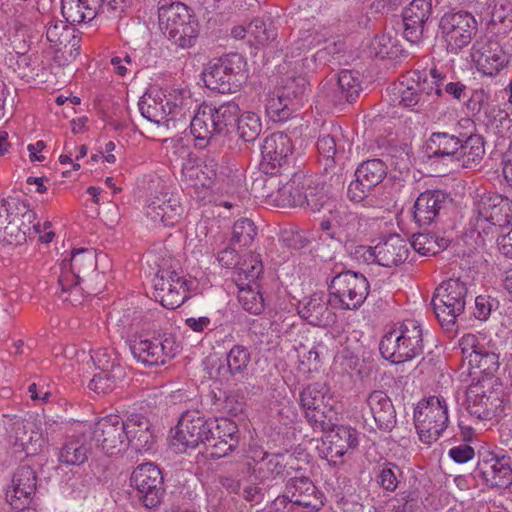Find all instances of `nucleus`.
I'll use <instances>...</instances> for the list:
<instances>
[{
  "mask_svg": "<svg viewBox=\"0 0 512 512\" xmlns=\"http://www.w3.org/2000/svg\"><path fill=\"white\" fill-rule=\"evenodd\" d=\"M303 207L310 209L312 212L320 211L328 200L327 194L323 187L313 185V179L310 177V182L306 185L303 193Z\"/></svg>",
  "mask_w": 512,
  "mask_h": 512,
  "instance_id": "nucleus-58",
  "label": "nucleus"
},
{
  "mask_svg": "<svg viewBox=\"0 0 512 512\" xmlns=\"http://www.w3.org/2000/svg\"><path fill=\"white\" fill-rule=\"evenodd\" d=\"M326 433L317 444L316 450L318 456L327 460L329 465L336 466L339 459L358 446V432L350 426L336 425L333 422L332 428Z\"/></svg>",
  "mask_w": 512,
  "mask_h": 512,
  "instance_id": "nucleus-20",
  "label": "nucleus"
},
{
  "mask_svg": "<svg viewBox=\"0 0 512 512\" xmlns=\"http://www.w3.org/2000/svg\"><path fill=\"white\" fill-rule=\"evenodd\" d=\"M90 358L99 372L112 374L115 369L123 368L120 364L119 355L106 348L92 351Z\"/></svg>",
  "mask_w": 512,
  "mask_h": 512,
  "instance_id": "nucleus-54",
  "label": "nucleus"
},
{
  "mask_svg": "<svg viewBox=\"0 0 512 512\" xmlns=\"http://www.w3.org/2000/svg\"><path fill=\"white\" fill-rule=\"evenodd\" d=\"M423 329L414 319H406L388 330L381 338L379 351L393 364L410 361L423 354Z\"/></svg>",
  "mask_w": 512,
  "mask_h": 512,
  "instance_id": "nucleus-7",
  "label": "nucleus"
},
{
  "mask_svg": "<svg viewBox=\"0 0 512 512\" xmlns=\"http://www.w3.org/2000/svg\"><path fill=\"white\" fill-rule=\"evenodd\" d=\"M361 89L360 73L348 69L341 70L336 81L331 80L322 86V92L334 105L355 101Z\"/></svg>",
  "mask_w": 512,
  "mask_h": 512,
  "instance_id": "nucleus-27",
  "label": "nucleus"
},
{
  "mask_svg": "<svg viewBox=\"0 0 512 512\" xmlns=\"http://www.w3.org/2000/svg\"><path fill=\"white\" fill-rule=\"evenodd\" d=\"M330 297L323 293H314L298 305V313L313 326L326 327L334 323L335 313L330 308Z\"/></svg>",
  "mask_w": 512,
  "mask_h": 512,
  "instance_id": "nucleus-33",
  "label": "nucleus"
},
{
  "mask_svg": "<svg viewBox=\"0 0 512 512\" xmlns=\"http://www.w3.org/2000/svg\"><path fill=\"white\" fill-rule=\"evenodd\" d=\"M466 409L478 420H491L503 411L501 393L492 388L491 379L469 385L466 391Z\"/></svg>",
  "mask_w": 512,
  "mask_h": 512,
  "instance_id": "nucleus-17",
  "label": "nucleus"
},
{
  "mask_svg": "<svg viewBox=\"0 0 512 512\" xmlns=\"http://www.w3.org/2000/svg\"><path fill=\"white\" fill-rule=\"evenodd\" d=\"M240 107L234 101L220 105L203 103L190 121V133L195 147L204 149L217 141L218 136L230 133L239 120Z\"/></svg>",
  "mask_w": 512,
  "mask_h": 512,
  "instance_id": "nucleus-2",
  "label": "nucleus"
},
{
  "mask_svg": "<svg viewBox=\"0 0 512 512\" xmlns=\"http://www.w3.org/2000/svg\"><path fill=\"white\" fill-rule=\"evenodd\" d=\"M391 101L394 104L408 108L415 112H424L431 104L428 101L429 92H424L419 81L403 77L399 83L389 90Z\"/></svg>",
  "mask_w": 512,
  "mask_h": 512,
  "instance_id": "nucleus-29",
  "label": "nucleus"
},
{
  "mask_svg": "<svg viewBox=\"0 0 512 512\" xmlns=\"http://www.w3.org/2000/svg\"><path fill=\"white\" fill-rule=\"evenodd\" d=\"M460 138L448 132H433L427 142V151L430 153V157L443 158L455 163L460 147L458 146Z\"/></svg>",
  "mask_w": 512,
  "mask_h": 512,
  "instance_id": "nucleus-41",
  "label": "nucleus"
},
{
  "mask_svg": "<svg viewBox=\"0 0 512 512\" xmlns=\"http://www.w3.org/2000/svg\"><path fill=\"white\" fill-rule=\"evenodd\" d=\"M68 36L69 30L65 24L58 22H49L47 24L46 38L51 44L55 46L62 45L67 41Z\"/></svg>",
  "mask_w": 512,
  "mask_h": 512,
  "instance_id": "nucleus-62",
  "label": "nucleus"
},
{
  "mask_svg": "<svg viewBox=\"0 0 512 512\" xmlns=\"http://www.w3.org/2000/svg\"><path fill=\"white\" fill-rule=\"evenodd\" d=\"M130 484L137 490V497L146 508L161 503L165 489L160 469L151 462L138 465L130 475Z\"/></svg>",
  "mask_w": 512,
  "mask_h": 512,
  "instance_id": "nucleus-19",
  "label": "nucleus"
},
{
  "mask_svg": "<svg viewBox=\"0 0 512 512\" xmlns=\"http://www.w3.org/2000/svg\"><path fill=\"white\" fill-rule=\"evenodd\" d=\"M162 92L158 91L154 96L145 93L138 102V108L141 115L147 120L168 125V114L162 101Z\"/></svg>",
  "mask_w": 512,
  "mask_h": 512,
  "instance_id": "nucleus-45",
  "label": "nucleus"
},
{
  "mask_svg": "<svg viewBox=\"0 0 512 512\" xmlns=\"http://www.w3.org/2000/svg\"><path fill=\"white\" fill-rule=\"evenodd\" d=\"M512 226V200L504 195L484 193L475 203L470 229L483 244L495 239L504 228Z\"/></svg>",
  "mask_w": 512,
  "mask_h": 512,
  "instance_id": "nucleus-5",
  "label": "nucleus"
},
{
  "mask_svg": "<svg viewBox=\"0 0 512 512\" xmlns=\"http://www.w3.org/2000/svg\"><path fill=\"white\" fill-rule=\"evenodd\" d=\"M459 348L463 358L470 364V358H473L474 354L480 352L484 346L479 343L477 336L474 334H465L459 341Z\"/></svg>",
  "mask_w": 512,
  "mask_h": 512,
  "instance_id": "nucleus-63",
  "label": "nucleus"
},
{
  "mask_svg": "<svg viewBox=\"0 0 512 512\" xmlns=\"http://www.w3.org/2000/svg\"><path fill=\"white\" fill-rule=\"evenodd\" d=\"M153 444L149 420L139 415L130 418V449L141 454L150 451Z\"/></svg>",
  "mask_w": 512,
  "mask_h": 512,
  "instance_id": "nucleus-44",
  "label": "nucleus"
},
{
  "mask_svg": "<svg viewBox=\"0 0 512 512\" xmlns=\"http://www.w3.org/2000/svg\"><path fill=\"white\" fill-rule=\"evenodd\" d=\"M96 254L92 249H78L71 253L59 265L57 295L63 302L72 305L80 304L84 298V283L90 288L89 282L98 278Z\"/></svg>",
  "mask_w": 512,
  "mask_h": 512,
  "instance_id": "nucleus-3",
  "label": "nucleus"
},
{
  "mask_svg": "<svg viewBox=\"0 0 512 512\" xmlns=\"http://www.w3.org/2000/svg\"><path fill=\"white\" fill-rule=\"evenodd\" d=\"M144 189L148 193L143 204L145 215L154 223L174 226L183 211L178 198L168 192L167 186L159 178L150 179Z\"/></svg>",
  "mask_w": 512,
  "mask_h": 512,
  "instance_id": "nucleus-13",
  "label": "nucleus"
},
{
  "mask_svg": "<svg viewBox=\"0 0 512 512\" xmlns=\"http://www.w3.org/2000/svg\"><path fill=\"white\" fill-rule=\"evenodd\" d=\"M366 277L351 270L335 275L328 286L331 306L342 310H358L369 294Z\"/></svg>",
  "mask_w": 512,
  "mask_h": 512,
  "instance_id": "nucleus-11",
  "label": "nucleus"
},
{
  "mask_svg": "<svg viewBox=\"0 0 512 512\" xmlns=\"http://www.w3.org/2000/svg\"><path fill=\"white\" fill-rule=\"evenodd\" d=\"M193 281L174 270H158L153 280L154 296L167 309L180 307L188 298Z\"/></svg>",
  "mask_w": 512,
  "mask_h": 512,
  "instance_id": "nucleus-18",
  "label": "nucleus"
},
{
  "mask_svg": "<svg viewBox=\"0 0 512 512\" xmlns=\"http://www.w3.org/2000/svg\"><path fill=\"white\" fill-rule=\"evenodd\" d=\"M354 255L365 263H377L380 266L390 268L406 261L409 255V245L400 235L390 234L380 239L373 247L356 246Z\"/></svg>",
  "mask_w": 512,
  "mask_h": 512,
  "instance_id": "nucleus-15",
  "label": "nucleus"
},
{
  "mask_svg": "<svg viewBox=\"0 0 512 512\" xmlns=\"http://www.w3.org/2000/svg\"><path fill=\"white\" fill-rule=\"evenodd\" d=\"M251 352L248 347L240 344L234 345L226 354V364L220 365L217 373L220 377L229 380L233 378L242 381L249 375Z\"/></svg>",
  "mask_w": 512,
  "mask_h": 512,
  "instance_id": "nucleus-36",
  "label": "nucleus"
},
{
  "mask_svg": "<svg viewBox=\"0 0 512 512\" xmlns=\"http://www.w3.org/2000/svg\"><path fill=\"white\" fill-rule=\"evenodd\" d=\"M488 96L482 89L472 90L468 92V97L463 101L468 112L475 116L479 114L487 102Z\"/></svg>",
  "mask_w": 512,
  "mask_h": 512,
  "instance_id": "nucleus-64",
  "label": "nucleus"
},
{
  "mask_svg": "<svg viewBox=\"0 0 512 512\" xmlns=\"http://www.w3.org/2000/svg\"><path fill=\"white\" fill-rule=\"evenodd\" d=\"M285 465L281 462V456L278 454L264 453V456L258 461L253 472L258 475L261 480L274 479L282 475Z\"/></svg>",
  "mask_w": 512,
  "mask_h": 512,
  "instance_id": "nucleus-49",
  "label": "nucleus"
},
{
  "mask_svg": "<svg viewBox=\"0 0 512 512\" xmlns=\"http://www.w3.org/2000/svg\"><path fill=\"white\" fill-rule=\"evenodd\" d=\"M448 197L440 190H426L416 199L413 206V219L421 226L436 223L441 212L446 209Z\"/></svg>",
  "mask_w": 512,
  "mask_h": 512,
  "instance_id": "nucleus-30",
  "label": "nucleus"
},
{
  "mask_svg": "<svg viewBox=\"0 0 512 512\" xmlns=\"http://www.w3.org/2000/svg\"><path fill=\"white\" fill-rule=\"evenodd\" d=\"M125 376V368H117L112 374L99 372L90 381L89 388L96 393H106L112 390L116 383L123 380Z\"/></svg>",
  "mask_w": 512,
  "mask_h": 512,
  "instance_id": "nucleus-55",
  "label": "nucleus"
},
{
  "mask_svg": "<svg viewBox=\"0 0 512 512\" xmlns=\"http://www.w3.org/2000/svg\"><path fill=\"white\" fill-rule=\"evenodd\" d=\"M309 182L310 176L303 172H294L285 183L279 180L275 201L281 206L303 207V193Z\"/></svg>",
  "mask_w": 512,
  "mask_h": 512,
  "instance_id": "nucleus-37",
  "label": "nucleus"
},
{
  "mask_svg": "<svg viewBox=\"0 0 512 512\" xmlns=\"http://www.w3.org/2000/svg\"><path fill=\"white\" fill-rule=\"evenodd\" d=\"M236 126L239 136L245 142H252L257 139L262 130L260 117L254 112L239 114Z\"/></svg>",
  "mask_w": 512,
  "mask_h": 512,
  "instance_id": "nucleus-50",
  "label": "nucleus"
},
{
  "mask_svg": "<svg viewBox=\"0 0 512 512\" xmlns=\"http://www.w3.org/2000/svg\"><path fill=\"white\" fill-rule=\"evenodd\" d=\"M27 235H31V228L23 229L17 220L5 223L0 228V241L8 245H19L25 242Z\"/></svg>",
  "mask_w": 512,
  "mask_h": 512,
  "instance_id": "nucleus-57",
  "label": "nucleus"
},
{
  "mask_svg": "<svg viewBox=\"0 0 512 512\" xmlns=\"http://www.w3.org/2000/svg\"><path fill=\"white\" fill-rule=\"evenodd\" d=\"M161 92L169 122L184 118L192 105L190 90L186 87H165Z\"/></svg>",
  "mask_w": 512,
  "mask_h": 512,
  "instance_id": "nucleus-38",
  "label": "nucleus"
},
{
  "mask_svg": "<svg viewBox=\"0 0 512 512\" xmlns=\"http://www.w3.org/2000/svg\"><path fill=\"white\" fill-rule=\"evenodd\" d=\"M238 427L228 418L206 419L199 411L184 412L171 430L170 446L176 453L204 446L203 454L211 459L227 456L238 446Z\"/></svg>",
  "mask_w": 512,
  "mask_h": 512,
  "instance_id": "nucleus-1",
  "label": "nucleus"
},
{
  "mask_svg": "<svg viewBox=\"0 0 512 512\" xmlns=\"http://www.w3.org/2000/svg\"><path fill=\"white\" fill-rule=\"evenodd\" d=\"M292 151V142L283 132H275L265 138L261 146L260 169L266 175H270L267 180L270 186L276 182L274 176H282V171L288 169Z\"/></svg>",
  "mask_w": 512,
  "mask_h": 512,
  "instance_id": "nucleus-16",
  "label": "nucleus"
},
{
  "mask_svg": "<svg viewBox=\"0 0 512 512\" xmlns=\"http://www.w3.org/2000/svg\"><path fill=\"white\" fill-rule=\"evenodd\" d=\"M91 448L84 435L70 437L58 450V461L65 465H81L85 463Z\"/></svg>",
  "mask_w": 512,
  "mask_h": 512,
  "instance_id": "nucleus-43",
  "label": "nucleus"
},
{
  "mask_svg": "<svg viewBox=\"0 0 512 512\" xmlns=\"http://www.w3.org/2000/svg\"><path fill=\"white\" fill-rule=\"evenodd\" d=\"M316 145L320 161L323 162L326 172L337 167L340 171L344 169L348 156L339 126H332L329 132H326V128H324Z\"/></svg>",
  "mask_w": 512,
  "mask_h": 512,
  "instance_id": "nucleus-25",
  "label": "nucleus"
},
{
  "mask_svg": "<svg viewBox=\"0 0 512 512\" xmlns=\"http://www.w3.org/2000/svg\"><path fill=\"white\" fill-rule=\"evenodd\" d=\"M308 84L305 78L297 77L289 79L280 92L286 100L290 101L296 109L303 105L307 96Z\"/></svg>",
  "mask_w": 512,
  "mask_h": 512,
  "instance_id": "nucleus-52",
  "label": "nucleus"
},
{
  "mask_svg": "<svg viewBox=\"0 0 512 512\" xmlns=\"http://www.w3.org/2000/svg\"><path fill=\"white\" fill-rule=\"evenodd\" d=\"M402 469L391 462L384 463L377 474L378 484L386 491L393 492L403 480Z\"/></svg>",
  "mask_w": 512,
  "mask_h": 512,
  "instance_id": "nucleus-53",
  "label": "nucleus"
},
{
  "mask_svg": "<svg viewBox=\"0 0 512 512\" xmlns=\"http://www.w3.org/2000/svg\"><path fill=\"white\" fill-rule=\"evenodd\" d=\"M432 13V0H412L402 13L404 36L411 43H418Z\"/></svg>",
  "mask_w": 512,
  "mask_h": 512,
  "instance_id": "nucleus-31",
  "label": "nucleus"
},
{
  "mask_svg": "<svg viewBox=\"0 0 512 512\" xmlns=\"http://www.w3.org/2000/svg\"><path fill=\"white\" fill-rule=\"evenodd\" d=\"M151 314L134 311L130 328L133 338L130 339V352L134 359L144 366L164 365L178 352V345L172 337H147L139 330H150Z\"/></svg>",
  "mask_w": 512,
  "mask_h": 512,
  "instance_id": "nucleus-4",
  "label": "nucleus"
},
{
  "mask_svg": "<svg viewBox=\"0 0 512 512\" xmlns=\"http://www.w3.org/2000/svg\"><path fill=\"white\" fill-rule=\"evenodd\" d=\"M335 225L329 237L341 243H355L365 235L367 220L356 213L337 210Z\"/></svg>",
  "mask_w": 512,
  "mask_h": 512,
  "instance_id": "nucleus-32",
  "label": "nucleus"
},
{
  "mask_svg": "<svg viewBox=\"0 0 512 512\" xmlns=\"http://www.w3.org/2000/svg\"><path fill=\"white\" fill-rule=\"evenodd\" d=\"M439 28L447 52L457 55L475 37L478 23L470 12H449L441 17Z\"/></svg>",
  "mask_w": 512,
  "mask_h": 512,
  "instance_id": "nucleus-14",
  "label": "nucleus"
},
{
  "mask_svg": "<svg viewBox=\"0 0 512 512\" xmlns=\"http://www.w3.org/2000/svg\"><path fill=\"white\" fill-rule=\"evenodd\" d=\"M471 57L478 71L487 76L497 75L508 63L500 43L488 37H481L474 42Z\"/></svg>",
  "mask_w": 512,
  "mask_h": 512,
  "instance_id": "nucleus-24",
  "label": "nucleus"
},
{
  "mask_svg": "<svg viewBox=\"0 0 512 512\" xmlns=\"http://www.w3.org/2000/svg\"><path fill=\"white\" fill-rule=\"evenodd\" d=\"M24 208V200L17 197H0V228L10 221L18 220V211Z\"/></svg>",
  "mask_w": 512,
  "mask_h": 512,
  "instance_id": "nucleus-59",
  "label": "nucleus"
},
{
  "mask_svg": "<svg viewBox=\"0 0 512 512\" xmlns=\"http://www.w3.org/2000/svg\"><path fill=\"white\" fill-rule=\"evenodd\" d=\"M512 460L507 455L486 451L480 453L475 474L491 488H508L512 484Z\"/></svg>",
  "mask_w": 512,
  "mask_h": 512,
  "instance_id": "nucleus-21",
  "label": "nucleus"
},
{
  "mask_svg": "<svg viewBox=\"0 0 512 512\" xmlns=\"http://www.w3.org/2000/svg\"><path fill=\"white\" fill-rule=\"evenodd\" d=\"M304 417L314 431L327 432L337 420L336 400L325 384L313 383L299 394Z\"/></svg>",
  "mask_w": 512,
  "mask_h": 512,
  "instance_id": "nucleus-8",
  "label": "nucleus"
},
{
  "mask_svg": "<svg viewBox=\"0 0 512 512\" xmlns=\"http://www.w3.org/2000/svg\"><path fill=\"white\" fill-rule=\"evenodd\" d=\"M450 244V240L445 237H439L431 233H417L412 237L410 246L422 256H433Z\"/></svg>",
  "mask_w": 512,
  "mask_h": 512,
  "instance_id": "nucleus-46",
  "label": "nucleus"
},
{
  "mask_svg": "<svg viewBox=\"0 0 512 512\" xmlns=\"http://www.w3.org/2000/svg\"><path fill=\"white\" fill-rule=\"evenodd\" d=\"M257 235V227L248 218L238 219L232 227L231 245L249 247Z\"/></svg>",
  "mask_w": 512,
  "mask_h": 512,
  "instance_id": "nucleus-48",
  "label": "nucleus"
},
{
  "mask_svg": "<svg viewBox=\"0 0 512 512\" xmlns=\"http://www.w3.org/2000/svg\"><path fill=\"white\" fill-rule=\"evenodd\" d=\"M370 412L377 427L383 431H391L396 425V410L387 395L382 390H374L366 398Z\"/></svg>",
  "mask_w": 512,
  "mask_h": 512,
  "instance_id": "nucleus-35",
  "label": "nucleus"
},
{
  "mask_svg": "<svg viewBox=\"0 0 512 512\" xmlns=\"http://www.w3.org/2000/svg\"><path fill=\"white\" fill-rule=\"evenodd\" d=\"M471 367L479 369L480 373L486 376L493 375L499 368V355L485 347L470 358Z\"/></svg>",
  "mask_w": 512,
  "mask_h": 512,
  "instance_id": "nucleus-56",
  "label": "nucleus"
},
{
  "mask_svg": "<svg viewBox=\"0 0 512 512\" xmlns=\"http://www.w3.org/2000/svg\"><path fill=\"white\" fill-rule=\"evenodd\" d=\"M287 497L293 505L307 511H319L324 506V494L304 475L289 477L285 482Z\"/></svg>",
  "mask_w": 512,
  "mask_h": 512,
  "instance_id": "nucleus-26",
  "label": "nucleus"
},
{
  "mask_svg": "<svg viewBox=\"0 0 512 512\" xmlns=\"http://www.w3.org/2000/svg\"><path fill=\"white\" fill-rule=\"evenodd\" d=\"M245 66L242 55L227 54L209 64L203 72V81L208 89L219 93L237 92L247 79Z\"/></svg>",
  "mask_w": 512,
  "mask_h": 512,
  "instance_id": "nucleus-9",
  "label": "nucleus"
},
{
  "mask_svg": "<svg viewBox=\"0 0 512 512\" xmlns=\"http://www.w3.org/2000/svg\"><path fill=\"white\" fill-rule=\"evenodd\" d=\"M455 163L464 168H473L480 164L485 155L484 138L479 134L461 137Z\"/></svg>",
  "mask_w": 512,
  "mask_h": 512,
  "instance_id": "nucleus-39",
  "label": "nucleus"
},
{
  "mask_svg": "<svg viewBox=\"0 0 512 512\" xmlns=\"http://www.w3.org/2000/svg\"><path fill=\"white\" fill-rule=\"evenodd\" d=\"M248 36L254 39L255 44L265 45L273 40L276 34L273 29L267 28L262 19L256 18L248 25Z\"/></svg>",
  "mask_w": 512,
  "mask_h": 512,
  "instance_id": "nucleus-61",
  "label": "nucleus"
},
{
  "mask_svg": "<svg viewBox=\"0 0 512 512\" xmlns=\"http://www.w3.org/2000/svg\"><path fill=\"white\" fill-rule=\"evenodd\" d=\"M386 175L387 166L381 159L363 161L355 170V180L348 186V198L355 203L362 202Z\"/></svg>",
  "mask_w": 512,
  "mask_h": 512,
  "instance_id": "nucleus-22",
  "label": "nucleus"
},
{
  "mask_svg": "<svg viewBox=\"0 0 512 512\" xmlns=\"http://www.w3.org/2000/svg\"><path fill=\"white\" fill-rule=\"evenodd\" d=\"M448 404L445 397L433 395L418 403L414 410V423L420 440L432 444L447 428Z\"/></svg>",
  "mask_w": 512,
  "mask_h": 512,
  "instance_id": "nucleus-12",
  "label": "nucleus"
},
{
  "mask_svg": "<svg viewBox=\"0 0 512 512\" xmlns=\"http://www.w3.org/2000/svg\"><path fill=\"white\" fill-rule=\"evenodd\" d=\"M490 114L493 115L490 124L495 133L501 138L512 139V118L509 114L504 110L496 108H493Z\"/></svg>",
  "mask_w": 512,
  "mask_h": 512,
  "instance_id": "nucleus-60",
  "label": "nucleus"
},
{
  "mask_svg": "<svg viewBox=\"0 0 512 512\" xmlns=\"http://www.w3.org/2000/svg\"><path fill=\"white\" fill-rule=\"evenodd\" d=\"M37 485L36 472L29 465L19 466L13 474L11 487L6 492L7 499L15 508L29 503Z\"/></svg>",
  "mask_w": 512,
  "mask_h": 512,
  "instance_id": "nucleus-34",
  "label": "nucleus"
},
{
  "mask_svg": "<svg viewBox=\"0 0 512 512\" xmlns=\"http://www.w3.org/2000/svg\"><path fill=\"white\" fill-rule=\"evenodd\" d=\"M468 288L459 278L443 281L434 291L431 304L443 328L450 330L465 310Z\"/></svg>",
  "mask_w": 512,
  "mask_h": 512,
  "instance_id": "nucleus-10",
  "label": "nucleus"
},
{
  "mask_svg": "<svg viewBox=\"0 0 512 512\" xmlns=\"http://www.w3.org/2000/svg\"><path fill=\"white\" fill-rule=\"evenodd\" d=\"M158 22L164 35L180 48H190L196 43L199 23L191 8L179 1L158 2Z\"/></svg>",
  "mask_w": 512,
  "mask_h": 512,
  "instance_id": "nucleus-6",
  "label": "nucleus"
},
{
  "mask_svg": "<svg viewBox=\"0 0 512 512\" xmlns=\"http://www.w3.org/2000/svg\"><path fill=\"white\" fill-rule=\"evenodd\" d=\"M296 110L294 105L286 100L280 90L276 95L271 96L266 103V111L274 121H285Z\"/></svg>",
  "mask_w": 512,
  "mask_h": 512,
  "instance_id": "nucleus-51",
  "label": "nucleus"
},
{
  "mask_svg": "<svg viewBox=\"0 0 512 512\" xmlns=\"http://www.w3.org/2000/svg\"><path fill=\"white\" fill-rule=\"evenodd\" d=\"M263 273V263L259 254L248 253L240 258L233 273V279L237 286L254 285L257 287V280Z\"/></svg>",
  "mask_w": 512,
  "mask_h": 512,
  "instance_id": "nucleus-42",
  "label": "nucleus"
},
{
  "mask_svg": "<svg viewBox=\"0 0 512 512\" xmlns=\"http://www.w3.org/2000/svg\"><path fill=\"white\" fill-rule=\"evenodd\" d=\"M99 0H61V13L71 24L86 23L95 18Z\"/></svg>",
  "mask_w": 512,
  "mask_h": 512,
  "instance_id": "nucleus-40",
  "label": "nucleus"
},
{
  "mask_svg": "<svg viewBox=\"0 0 512 512\" xmlns=\"http://www.w3.org/2000/svg\"><path fill=\"white\" fill-rule=\"evenodd\" d=\"M238 288V301L242 308L250 314H261L265 309V301L259 291V285H241Z\"/></svg>",
  "mask_w": 512,
  "mask_h": 512,
  "instance_id": "nucleus-47",
  "label": "nucleus"
},
{
  "mask_svg": "<svg viewBox=\"0 0 512 512\" xmlns=\"http://www.w3.org/2000/svg\"><path fill=\"white\" fill-rule=\"evenodd\" d=\"M92 434L97 444L110 456L125 453L128 449L125 422L118 415H108L99 420Z\"/></svg>",
  "mask_w": 512,
  "mask_h": 512,
  "instance_id": "nucleus-23",
  "label": "nucleus"
},
{
  "mask_svg": "<svg viewBox=\"0 0 512 512\" xmlns=\"http://www.w3.org/2000/svg\"><path fill=\"white\" fill-rule=\"evenodd\" d=\"M8 441L14 451L26 456L36 455L43 447L45 439L37 424L32 421H15L9 430Z\"/></svg>",
  "mask_w": 512,
  "mask_h": 512,
  "instance_id": "nucleus-28",
  "label": "nucleus"
}]
</instances>
